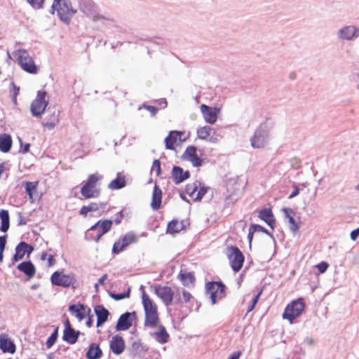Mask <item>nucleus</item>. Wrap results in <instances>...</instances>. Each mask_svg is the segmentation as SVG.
I'll list each match as a JSON object with an SVG mask.
<instances>
[{"label":"nucleus","instance_id":"f257e3e1","mask_svg":"<svg viewBox=\"0 0 359 359\" xmlns=\"http://www.w3.org/2000/svg\"><path fill=\"white\" fill-rule=\"evenodd\" d=\"M142 290V299L145 313L144 326L149 327H157L159 324V318L157 306L154 302L149 298L144 290V286H141Z\"/></svg>","mask_w":359,"mask_h":359},{"label":"nucleus","instance_id":"f03ea898","mask_svg":"<svg viewBox=\"0 0 359 359\" xmlns=\"http://www.w3.org/2000/svg\"><path fill=\"white\" fill-rule=\"evenodd\" d=\"M51 8L52 13L55 11L59 19L66 25H69L73 16L77 13L70 0H53Z\"/></svg>","mask_w":359,"mask_h":359},{"label":"nucleus","instance_id":"7ed1b4c3","mask_svg":"<svg viewBox=\"0 0 359 359\" xmlns=\"http://www.w3.org/2000/svg\"><path fill=\"white\" fill-rule=\"evenodd\" d=\"M103 178L102 175L96 172L88 176L87 181L81 189V194L85 198H97L100 194V190L97 187L99 181Z\"/></svg>","mask_w":359,"mask_h":359},{"label":"nucleus","instance_id":"20e7f679","mask_svg":"<svg viewBox=\"0 0 359 359\" xmlns=\"http://www.w3.org/2000/svg\"><path fill=\"white\" fill-rule=\"evenodd\" d=\"M269 141V130L266 124H260L250 138L251 147L254 149L265 147Z\"/></svg>","mask_w":359,"mask_h":359},{"label":"nucleus","instance_id":"39448f33","mask_svg":"<svg viewBox=\"0 0 359 359\" xmlns=\"http://www.w3.org/2000/svg\"><path fill=\"white\" fill-rule=\"evenodd\" d=\"M13 55L16 57L20 66L24 71L29 74H37L38 67L32 57L25 50H18L14 52Z\"/></svg>","mask_w":359,"mask_h":359},{"label":"nucleus","instance_id":"423d86ee","mask_svg":"<svg viewBox=\"0 0 359 359\" xmlns=\"http://www.w3.org/2000/svg\"><path fill=\"white\" fill-rule=\"evenodd\" d=\"M305 304L302 298H299L289 304L283 314V318L287 319L292 324L304 310Z\"/></svg>","mask_w":359,"mask_h":359},{"label":"nucleus","instance_id":"0eeeda50","mask_svg":"<svg viewBox=\"0 0 359 359\" xmlns=\"http://www.w3.org/2000/svg\"><path fill=\"white\" fill-rule=\"evenodd\" d=\"M46 97L47 93L45 91H38L36 99L31 104V112L33 116H41L43 114L48 104Z\"/></svg>","mask_w":359,"mask_h":359},{"label":"nucleus","instance_id":"6e6552de","mask_svg":"<svg viewBox=\"0 0 359 359\" xmlns=\"http://www.w3.org/2000/svg\"><path fill=\"white\" fill-rule=\"evenodd\" d=\"M112 223V221L109 219L99 220L88 230L95 233L91 234L90 239L97 243L101 237L111 229Z\"/></svg>","mask_w":359,"mask_h":359},{"label":"nucleus","instance_id":"1a4fd4ad","mask_svg":"<svg viewBox=\"0 0 359 359\" xmlns=\"http://www.w3.org/2000/svg\"><path fill=\"white\" fill-rule=\"evenodd\" d=\"M205 287L213 304L225 296V285L220 282L208 283Z\"/></svg>","mask_w":359,"mask_h":359},{"label":"nucleus","instance_id":"9d476101","mask_svg":"<svg viewBox=\"0 0 359 359\" xmlns=\"http://www.w3.org/2000/svg\"><path fill=\"white\" fill-rule=\"evenodd\" d=\"M154 293L162 300L165 306H169L175 299V294L170 287L155 285Z\"/></svg>","mask_w":359,"mask_h":359},{"label":"nucleus","instance_id":"9b49d317","mask_svg":"<svg viewBox=\"0 0 359 359\" xmlns=\"http://www.w3.org/2000/svg\"><path fill=\"white\" fill-rule=\"evenodd\" d=\"M79 4L80 11L93 21L102 18L97 13L96 5L91 0H79Z\"/></svg>","mask_w":359,"mask_h":359},{"label":"nucleus","instance_id":"f8f14e48","mask_svg":"<svg viewBox=\"0 0 359 359\" xmlns=\"http://www.w3.org/2000/svg\"><path fill=\"white\" fill-rule=\"evenodd\" d=\"M50 280L53 285L63 287H69L75 282L73 273L65 274L59 271H55L52 274Z\"/></svg>","mask_w":359,"mask_h":359},{"label":"nucleus","instance_id":"ddd939ff","mask_svg":"<svg viewBox=\"0 0 359 359\" xmlns=\"http://www.w3.org/2000/svg\"><path fill=\"white\" fill-rule=\"evenodd\" d=\"M229 259L231 266L235 272L239 271L243 264L244 256L237 247H231L229 249Z\"/></svg>","mask_w":359,"mask_h":359},{"label":"nucleus","instance_id":"4468645a","mask_svg":"<svg viewBox=\"0 0 359 359\" xmlns=\"http://www.w3.org/2000/svg\"><path fill=\"white\" fill-rule=\"evenodd\" d=\"M337 34L341 40L352 41L359 37V28L353 25L344 26L338 30Z\"/></svg>","mask_w":359,"mask_h":359},{"label":"nucleus","instance_id":"2eb2a0df","mask_svg":"<svg viewBox=\"0 0 359 359\" xmlns=\"http://www.w3.org/2000/svg\"><path fill=\"white\" fill-rule=\"evenodd\" d=\"M0 349L3 353L11 354H13L16 351L15 344L6 333L0 334Z\"/></svg>","mask_w":359,"mask_h":359},{"label":"nucleus","instance_id":"dca6fc26","mask_svg":"<svg viewBox=\"0 0 359 359\" xmlns=\"http://www.w3.org/2000/svg\"><path fill=\"white\" fill-rule=\"evenodd\" d=\"M33 250L32 246L25 242H20L15 248V253L13 257V262H18L22 259L26 254L29 255Z\"/></svg>","mask_w":359,"mask_h":359},{"label":"nucleus","instance_id":"f3484780","mask_svg":"<svg viewBox=\"0 0 359 359\" xmlns=\"http://www.w3.org/2000/svg\"><path fill=\"white\" fill-rule=\"evenodd\" d=\"M200 108L207 123L213 124L216 122L219 113V110L217 108L210 107L204 104H201Z\"/></svg>","mask_w":359,"mask_h":359},{"label":"nucleus","instance_id":"a211bd4d","mask_svg":"<svg viewBox=\"0 0 359 359\" xmlns=\"http://www.w3.org/2000/svg\"><path fill=\"white\" fill-rule=\"evenodd\" d=\"M196 150V147L189 146L186 149L183 154L184 158L190 161L194 167H198L202 165V160L198 156Z\"/></svg>","mask_w":359,"mask_h":359},{"label":"nucleus","instance_id":"6ab92c4d","mask_svg":"<svg viewBox=\"0 0 359 359\" xmlns=\"http://www.w3.org/2000/svg\"><path fill=\"white\" fill-rule=\"evenodd\" d=\"M135 312H126L122 314L117 321L116 330L117 331L128 330L132 326L133 324L132 320L130 319V316H135Z\"/></svg>","mask_w":359,"mask_h":359},{"label":"nucleus","instance_id":"aec40b11","mask_svg":"<svg viewBox=\"0 0 359 359\" xmlns=\"http://www.w3.org/2000/svg\"><path fill=\"white\" fill-rule=\"evenodd\" d=\"M125 341L121 336L115 335L110 341V348L116 355H120L125 350Z\"/></svg>","mask_w":359,"mask_h":359},{"label":"nucleus","instance_id":"412c9836","mask_svg":"<svg viewBox=\"0 0 359 359\" xmlns=\"http://www.w3.org/2000/svg\"><path fill=\"white\" fill-rule=\"evenodd\" d=\"M69 311L72 315L77 318L81 321L86 318V313H89L90 309H86L83 304H78L70 305Z\"/></svg>","mask_w":359,"mask_h":359},{"label":"nucleus","instance_id":"4be33fe9","mask_svg":"<svg viewBox=\"0 0 359 359\" xmlns=\"http://www.w3.org/2000/svg\"><path fill=\"white\" fill-rule=\"evenodd\" d=\"M94 310L97 316V327L102 326L107 320L109 312L102 305H97Z\"/></svg>","mask_w":359,"mask_h":359},{"label":"nucleus","instance_id":"5701e85b","mask_svg":"<svg viewBox=\"0 0 359 359\" xmlns=\"http://www.w3.org/2000/svg\"><path fill=\"white\" fill-rule=\"evenodd\" d=\"M126 186V176L122 172H117L116 177L111 181L107 187L110 190H118Z\"/></svg>","mask_w":359,"mask_h":359},{"label":"nucleus","instance_id":"b1692460","mask_svg":"<svg viewBox=\"0 0 359 359\" xmlns=\"http://www.w3.org/2000/svg\"><path fill=\"white\" fill-rule=\"evenodd\" d=\"M172 175L175 184H178L189 177V171H184L180 167L174 166Z\"/></svg>","mask_w":359,"mask_h":359},{"label":"nucleus","instance_id":"393cba45","mask_svg":"<svg viewBox=\"0 0 359 359\" xmlns=\"http://www.w3.org/2000/svg\"><path fill=\"white\" fill-rule=\"evenodd\" d=\"M17 269L25 273L29 278H32L36 273L34 265L31 261L23 262L17 266Z\"/></svg>","mask_w":359,"mask_h":359},{"label":"nucleus","instance_id":"a878e982","mask_svg":"<svg viewBox=\"0 0 359 359\" xmlns=\"http://www.w3.org/2000/svg\"><path fill=\"white\" fill-rule=\"evenodd\" d=\"M259 217L264 221L271 229H273L275 219L271 209L264 208L261 210L259 212Z\"/></svg>","mask_w":359,"mask_h":359},{"label":"nucleus","instance_id":"bb28decb","mask_svg":"<svg viewBox=\"0 0 359 359\" xmlns=\"http://www.w3.org/2000/svg\"><path fill=\"white\" fill-rule=\"evenodd\" d=\"M162 191L161 189L156 184L154 187L152 194V201L151 206L153 210H157L160 208L161 204Z\"/></svg>","mask_w":359,"mask_h":359},{"label":"nucleus","instance_id":"cd10ccee","mask_svg":"<svg viewBox=\"0 0 359 359\" xmlns=\"http://www.w3.org/2000/svg\"><path fill=\"white\" fill-rule=\"evenodd\" d=\"M151 336L160 344H165L169 339V334L163 325L158 327V330L151 334Z\"/></svg>","mask_w":359,"mask_h":359},{"label":"nucleus","instance_id":"c85d7f7f","mask_svg":"<svg viewBox=\"0 0 359 359\" xmlns=\"http://www.w3.org/2000/svg\"><path fill=\"white\" fill-rule=\"evenodd\" d=\"M79 334L80 332L75 331L73 328L64 330L62 339L70 344H74L77 341Z\"/></svg>","mask_w":359,"mask_h":359},{"label":"nucleus","instance_id":"c756f323","mask_svg":"<svg viewBox=\"0 0 359 359\" xmlns=\"http://www.w3.org/2000/svg\"><path fill=\"white\" fill-rule=\"evenodd\" d=\"M12 138L10 135L4 133L0 135V151L8 152L12 146Z\"/></svg>","mask_w":359,"mask_h":359},{"label":"nucleus","instance_id":"7c9ffc66","mask_svg":"<svg viewBox=\"0 0 359 359\" xmlns=\"http://www.w3.org/2000/svg\"><path fill=\"white\" fill-rule=\"evenodd\" d=\"M193 297L190 292L184 289L178 288L175 296V302L181 304L183 302H188L192 299Z\"/></svg>","mask_w":359,"mask_h":359},{"label":"nucleus","instance_id":"2f4dec72","mask_svg":"<svg viewBox=\"0 0 359 359\" xmlns=\"http://www.w3.org/2000/svg\"><path fill=\"white\" fill-rule=\"evenodd\" d=\"M102 351L96 344H90L88 351L86 353L88 359H99L102 357Z\"/></svg>","mask_w":359,"mask_h":359},{"label":"nucleus","instance_id":"473e14b6","mask_svg":"<svg viewBox=\"0 0 359 359\" xmlns=\"http://www.w3.org/2000/svg\"><path fill=\"white\" fill-rule=\"evenodd\" d=\"M181 133L178 131H170L169 135L165 137V147L168 149H173L177 142V137L181 136Z\"/></svg>","mask_w":359,"mask_h":359},{"label":"nucleus","instance_id":"72a5a7b5","mask_svg":"<svg viewBox=\"0 0 359 359\" xmlns=\"http://www.w3.org/2000/svg\"><path fill=\"white\" fill-rule=\"evenodd\" d=\"M0 218L1 220V225L0 230L2 232H6L9 229V214L6 210L0 211Z\"/></svg>","mask_w":359,"mask_h":359},{"label":"nucleus","instance_id":"f704fd0d","mask_svg":"<svg viewBox=\"0 0 359 359\" xmlns=\"http://www.w3.org/2000/svg\"><path fill=\"white\" fill-rule=\"evenodd\" d=\"M178 278L185 286H189V285L193 284L195 280L194 275L191 272L185 273L180 272Z\"/></svg>","mask_w":359,"mask_h":359},{"label":"nucleus","instance_id":"c9c22d12","mask_svg":"<svg viewBox=\"0 0 359 359\" xmlns=\"http://www.w3.org/2000/svg\"><path fill=\"white\" fill-rule=\"evenodd\" d=\"M183 229V224L177 220H172L168 224V232L173 233H178Z\"/></svg>","mask_w":359,"mask_h":359},{"label":"nucleus","instance_id":"e433bc0d","mask_svg":"<svg viewBox=\"0 0 359 359\" xmlns=\"http://www.w3.org/2000/svg\"><path fill=\"white\" fill-rule=\"evenodd\" d=\"M201 186V182L196 181L194 183L189 184L186 186V192L192 198H194L196 192Z\"/></svg>","mask_w":359,"mask_h":359},{"label":"nucleus","instance_id":"4c0bfd02","mask_svg":"<svg viewBox=\"0 0 359 359\" xmlns=\"http://www.w3.org/2000/svg\"><path fill=\"white\" fill-rule=\"evenodd\" d=\"M123 245L126 248L130 244L135 243L137 241V237L133 232H129L124 235L121 239Z\"/></svg>","mask_w":359,"mask_h":359},{"label":"nucleus","instance_id":"58836bf2","mask_svg":"<svg viewBox=\"0 0 359 359\" xmlns=\"http://www.w3.org/2000/svg\"><path fill=\"white\" fill-rule=\"evenodd\" d=\"M212 128L210 126H204L197 130V135L201 140L207 139L210 135Z\"/></svg>","mask_w":359,"mask_h":359},{"label":"nucleus","instance_id":"ea45409f","mask_svg":"<svg viewBox=\"0 0 359 359\" xmlns=\"http://www.w3.org/2000/svg\"><path fill=\"white\" fill-rule=\"evenodd\" d=\"M37 184H38L37 182H27L25 183V191H26V193L29 196V200L32 202L34 201L33 192L36 189Z\"/></svg>","mask_w":359,"mask_h":359},{"label":"nucleus","instance_id":"a19ab883","mask_svg":"<svg viewBox=\"0 0 359 359\" xmlns=\"http://www.w3.org/2000/svg\"><path fill=\"white\" fill-rule=\"evenodd\" d=\"M58 336V327H55L53 332L51 334V335L48 337V340L46 341V345L48 348H51L54 344L55 343Z\"/></svg>","mask_w":359,"mask_h":359},{"label":"nucleus","instance_id":"79ce46f5","mask_svg":"<svg viewBox=\"0 0 359 359\" xmlns=\"http://www.w3.org/2000/svg\"><path fill=\"white\" fill-rule=\"evenodd\" d=\"M34 9H41L43 7L44 0H26Z\"/></svg>","mask_w":359,"mask_h":359},{"label":"nucleus","instance_id":"37998d69","mask_svg":"<svg viewBox=\"0 0 359 359\" xmlns=\"http://www.w3.org/2000/svg\"><path fill=\"white\" fill-rule=\"evenodd\" d=\"M262 293V290H261L257 294L255 295V297H253L250 304L248 306V313H250V311H252L254 309Z\"/></svg>","mask_w":359,"mask_h":359},{"label":"nucleus","instance_id":"c03bdc74","mask_svg":"<svg viewBox=\"0 0 359 359\" xmlns=\"http://www.w3.org/2000/svg\"><path fill=\"white\" fill-rule=\"evenodd\" d=\"M125 246L123 245V243L119 239L118 241L115 242L113 248H112V252L114 254H118L121 251H123L125 249Z\"/></svg>","mask_w":359,"mask_h":359},{"label":"nucleus","instance_id":"a18cd8bd","mask_svg":"<svg viewBox=\"0 0 359 359\" xmlns=\"http://www.w3.org/2000/svg\"><path fill=\"white\" fill-rule=\"evenodd\" d=\"M143 108L148 110L152 116H155L158 111V109L156 107L147 104H142V106H140L138 107V110H141Z\"/></svg>","mask_w":359,"mask_h":359},{"label":"nucleus","instance_id":"49530a36","mask_svg":"<svg viewBox=\"0 0 359 359\" xmlns=\"http://www.w3.org/2000/svg\"><path fill=\"white\" fill-rule=\"evenodd\" d=\"M129 296H130V290H128L126 292L111 294V297L113 299H114L115 300H121V299L129 297Z\"/></svg>","mask_w":359,"mask_h":359},{"label":"nucleus","instance_id":"de8ad7c7","mask_svg":"<svg viewBox=\"0 0 359 359\" xmlns=\"http://www.w3.org/2000/svg\"><path fill=\"white\" fill-rule=\"evenodd\" d=\"M288 222L290 224L289 227H290V229L291 230V231H292L293 233H295L299 230V226L296 223L293 217H290V219H288Z\"/></svg>","mask_w":359,"mask_h":359},{"label":"nucleus","instance_id":"09e8293b","mask_svg":"<svg viewBox=\"0 0 359 359\" xmlns=\"http://www.w3.org/2000/svg\"><path fill=\"white\" fill-rule=\"evenodd\" d=\"M208 189L205 187H200L199 190L197 191L194 201H200L204 195L207 193Z\"/></svg>","mask_w":359,"mask_h":359},{"label":"nucleus","instance_id":"8fccbe9b","mask_svg":"<svg viewBox=\"0 0 359 359\" xmlns=\"http://www.w3.org/2000/svg\"><path fill=\"white\" fill-rule=\"evenodd\" d=\"M151 170L156 172V175L161 173V162L158 160H154L153 162Z\"/></svg>","mask_w":359,"mask_h":359},{"label":"nucleus","instance_id":"3c124183","mask_svg":"<svg viewBox=\"0 0 359 359\" xmlns=\"http://www.w3.org/2000/svg\"><path fill=\"white\" fill-rule=\"evenodd\" d=\"M104 205H105L104 203H99L98 204V203H91L88 206V208L90 209V211L93 212V211H97L100 208H104Z\"/></svg>","mask_w":359,"mask_h":359},{"label":"nucleus","instance_id":"603ef678","mask_svg":"<svg viewBox=\"0 0 359 359\" xmlns=\"http://www.w3.org/2000/svg\"><path fill=\"white\" fill-rule=\"evenodd\" d=\"M250 228L254 231V232H256V231H260V232H264L266 234H269L268 231L264 228L263 226L259 225V224H252Z\"/></svg>","mask_w":359,"mask_h":359},{"label":"nucleus","instance_id":"864d4df0","mask_svg":"<svg viewBox=\"0 0 359 359\" xmlns=\"http://www.w3.org/2000/svg\"><path fill=\"white\" fill-rule=\"evenodd\" d=\"M58 122V118L57 116H54L53 121L46 122L43 123V126L47 127L48 129L51 130L55 128L57 123Z\"/></svg>","mask_w":359,"mask_h":359},{"label":"nucleus","instance_id":"5fc2aeb1","mask_svg":"<svg viewBox=\"0 0 359 359\" xmlns=\"http://www.w3.org/2000/svg\"><path fill=\"white\" fill-rule=\"evenodd\" d=\"M283 212L284 213V216L287 219H290V217H293L294 215V211L289 208H284L282 209Z\"/></svg>","mask_w":359,"mask_h":359},{"label":"nucleus","instance_id":"6e6d98bb","mask_svg":"<svg viewBox=\"0 0 359 359\" xmlns=\"http://www.w3.org/2000/svg\"><path fill=\"white\" fill-rule=\"evenodd\" d=\"M328 264L325 262H322L321 263L318 264L316 267L318 269V270L319 271L320 273H324L326 271V270L328 268Z\"/></svg>","mask_w":359,"mask_h":359},{"label":"nucleus","instance_id":"4d7b16f0","mask_svg":"<svg viewBox=\"0 0 359 359\" xmlns=\"http://www.w3.org/2000/svg\"><path fill=\"white\" fill-rule=\"evenodd\" d=\"M293 191L292 192V194L289 196V198H292L295 196H297L299 194V186L294 184L293 186Z\"/></svg>","mask_w":359,"mask_h":359},{"label":"nucleus","instance_id":"13d9d810","mask_svg":"<svg viewBox=\"0 0 359 359\" xmlns=\"http://www.w3.org/2000/svg\"><path fill=\"white\" fill-rule=\"evenodd\" d=\"M6 244V236H0V250H4Z\"/></svg>","mask_w":359,"mask_h":359},{"label":"nucleus","instance_id":"bf43d9fd","mask_svg":"<svg viewBox=\"0 0 359 359\" xmlns=\"http://www.w3.org/2000/svg\"><path fill=\"white\" fill-rule=\"evenodd\" d=\"M358 236H359V227L351 231V238L353 241H355Z\"/></svg>","mask_w":359,"mask_h":359},{"label":"nucleus","instance_id":"052dcab7","mask_svg":"<svg viewBox=\"0 0 359 359\" xmlns=\"http://www.w3.org/2000/svg\"><path fill=\"white\" fill-rule=\"evenodd\" d=\"M90 212V209L88 208V205H84L81 208V209L80 210V214L82 215H87V214Z\"/></svg>","mask_w":359,"mask_h":359},{"label":"nucleus","instance_id":"680f3d73","mask_svg":"<svg viewBox=\"0 0 359 359\" xmlns=\"http://www.w3.org/2000/svg\"><path fill=\"white\" fill-rule=\"evenodd\" d=\"M241 354L240 351L235 352L231 354L228 359H239Z\"/></svg>","mask_w":359,"mask_h":359},{"label":"nucleus","instance_id":"e2e57ef3","mask_svg":"<svg viewBox=\"0 0 359 359\" xmlns=\"http://www.w3.org/2000/svg\"><path fill=\"white\" fill-rule=\"evenodd\" d=\"M11 86L13 87L14 88V100L15 101L16 100V96L18 94V92L20 90V88L19 87H17L15 86V85L14 84V83H11Z\"/></svg>","mask_w":359,"mask_h":359},{"label":"nucleus","instance_id":"0e129e2a","mask_svg":"<svg viewBox=\"0 0 359 359\" xmlns=\"http://www.w3.org/2000/svg\"><path fill=\"white\" fill-rule=\"evenodd\" d=\"M29 148H30V144L28 143L25 144V146L23 147V148L22 149L21 152L22 154H26L29 151Z\"/></svg>","mask_w":359,"mask_h":359},{"label":"nucleus","instance_id":"69168bd1","mask_svg":"<svg viewBox=\"0 0 359 359\" xmlns=\"http://www.w3.org/2000/svg\"><path fill=\"white\" fill-rule=\"evenodd\" d=\"M107 278V274L103 275L101 278H99L98 284L99 285H104V281L106 280Z\"/></svg>","mask_w":359,"mask_h":359},{"label":"nucleus","instance_id":"338daca9","mask_svg":"<svg viewBox=\"0 0 359 359\" xmlns=\"http://www.w3.org/2000/svg\"><path fill=\"white\" fill-rule=\"evenodd\" d=\"M47 260H48V266L53 265V264H54V257H53V256L52 255H48Z\"/></svg>","mask_w":359,"mask_h":359},{"label":"nucleus","instance_id":"774afa93","mask_svg":"<svg viewBox=\"0 0 359 359\" xmlns=\"http://www.w3.org/2000/svg\"><path fill=\"white\" fill-rule=\"evenodd\" d=\"M254 231H252L250 228L249 229V231H248V238L249 240V243L250 244H251V242H252V237H253V234H254Z\"/></svg>","mask_w":359,"mask_h":359}]
</instances>
